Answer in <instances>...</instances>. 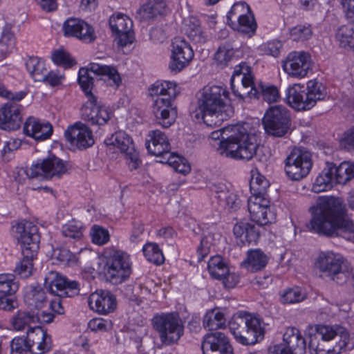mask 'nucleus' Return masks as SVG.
<instances>
[{
  "mask_svg": "<svg viewBox=\"0 0 354 354\" xmlns=\"http://www.w3.org/2000/svg\"><path fill=\"white\" fill-rule=\"evenodd\" d=\"M182 30L196 44H205L208 41L207 34L203 30L200 20L194 16H189L183 21Z\"/></svg>",
  "mask_w": 354,
  "mask_h": 354,
  "instance_id": "nucleus-30",
  "label": "nucleus"
},
{
  "mask_svg": "<svg viewBox=\"0 0 354 354\" xmlns=\"http://www.w3.org/2000/svg\"><path fill=\"white\" fill-rule=\"evenodd\" d=\"M88 304L90 308L102 315L112 313L116 308V299L107 290H97L90 295Z\"/></svg>",
  "mask_w": 354,
  "mask_h": 354,
  "instance_id": "nucleus-26",
  "label": "nucleus"
},
{
  "mask_svg": "<svg viewBox=\"0 0 354 354\" xmlns=\"http://www.w3.org/2000/svg\"><path fill=\"white\" fill-rule=\"evenodd\" d=\"M313 30L309 24H299L290 30V38L295 41H304L311 38Z\"/></svg>",
  "mask_w": 354,
  "mask_h": 354,
  "instance_id": "nucleus-57",
  "label": "nucleus"
},
{
  "mask_svg": "<svg viewBox=\"0 0 354 354\" xmlns=\"http://www.w3.org/2000/svg\"><path fill=\"white\" fill-rule=\"evenodd\" d=\"M25 339L32 354H44L51 349V337L41 327L30 328Z\"/></svg>",
  "mask_w": 354,
  "mask_h": 354,
  "instance_id": "nucleus-25",
  "label": "nucleus"
},
{
  "mask_svg": "<svg viewBox=\"0 0 354 354\" xmlns=\"http://www.w3.org/2000/svg\"><path fill=\"white\" fill-rule=\"evenodd\" d=\"M269 104L276 102L280 97L278 88L272 85H260L259 96Z\"/></svg>",
  "mask_w": 354,
  "mask_h": 354,
  "instance_id": "nucleus-62",
  "label": "nucleus"
},
{
  "mask_svg": "<svg viewBox=\"0 0 354 354\" xmlns=\"http://www.w3.org/2000/svg\"><path fill=\"white\" fill-rule=\"evenodd\" d=\"M333 341L335 344L327 347L326 354H340L354 348V337H351L346 328L342 326Z\"/></svg>",
  "mask_w": 354,
  "mask_h": 354,
  "instance_id": "nucleus-32",
  "label": "nucleus"
},
{
  "mask_svg": "<svg viewBox=\"0 0 354 354\" xmlns=\"http://www.w3.org/2000/svg\"><path fill=\"white\" fill-rule=\"evenodd\" d=\"M24 133L36 140H44L53 133V127L48 122H42L39 119L30 116L24 124Z\"/></svg>",
  "mask_w": 354,
  "mask_h": 354,
  "instance_id": "nucleus-28",
  "label": "nucleus"
},
{
  "mask_svg": "<svg viewBox=\"0 0 354 354\" xmlns=\"http://www.w3.org/2000/svg\"><path fill=\"white\" fill-rule=\"evenodd\" d=\"M230 330L239 343L254 344L263 338L265 324L258 317L246 312H239L230 321Z\"/></svg>",
  "mask_w": 354,
  "mask_h": 354,
  "instance_id": "nucleus-6",
  "label": "nucleus"
},
{
  "mask_svg": "<svg viewBox=\"0 0 354 354\" xmlns=\"http://www.w3.org/2000/svg\"><path fill=\"white\" fill-rule=\"evenodd\" d=\"M165 4L160 1H149L143 4L137 12L136 17L140 21H147L162 14Z\"/></svg>",
  "mask_w": 354,
  "mask_h": 354,
  "instance_id": "nucleus-36",
  "label": "nucleus"
},
{
  "mask_svg": "<svg viewBox=\"0 0 354 354\" xmlns=\"http://www.w3.org/2000/svg\"><path fill=\"white\" fill-rule=\"evenodd\" d=\"M204 354H233L227 337L221 332L207 334L202 342Z\"/></svg>",
  "mask_w": 354,
  "mask_h": 354,
  "instance_id": "nucleus-23",
  "label": "nucleus"
},
{
  "mask_svg": "<svg viewBox=\"0 0 354 354\" xmlns=\"http://www.w3.org/2000/svg\"><path fill=\"white\" fill-rule=\"evenodd\" d=\"M24 301L30 307L40 308L46 302L44 290L39 286H28L24 292Z\"/></svg>",
  "mask_w": 354,
  "mask_h": 354,
  "instance_id": "nucleus-38",
  "label": "nucleus"
},
{
  "mask_svg": "<svg viewBox=\"0 0 354 354\" xmlns=\"http://www.w3.org/2000/svg\"><path fill=\"white\" fill-rule=\"evenodd\" d=\"M243 86V82H241L239 86L236 88L234 83H231V88L234 95L241 100H244L246 97L259 98V90L254 86L253 79H251V83L249 85H245L244 88Z\"/></svg>",
  "mask_w": 354,
  "mask_h": 354,
  "instance_id": "nucleus-51",
  "label": "nucleus"
},
{
  "mask_svg": "<svg viewBox=\"0 0 354 354\" xmlns=\"http://www.w3.org/2000/svg\"><path fill=\"white\" fill-rule=\"evenodd\" d=\"M194 53L190 44L181 37H175L172 41L171 60L169 68L179 72L189 65Z\"/></svg>",
  "mask_w": 354,
  "mask_h": 354,
  "instance_id": "nucleus-17",
  "label": "nucleus"
},
{
  "mask_svg": "<svg viewBox=\"0 0 354 354\" xmlns=\"http://www.w3.org/2000/svg\"><path fill=\"white\" fill-rule=\"evenodd\" d=\"M84 230V228L82 222L72 220L62 226V234L69 240L78 241L82 239Z\"/></svg>",
  "mask_w": 354,
  "mask_h": 354,
  "instance_id": "nucleus-47",
  "label": "nucleus"
},
{
  "mask_svg": "<svg viewBox=\"0 0 354 354\" xmlns=\"http://www.w3.org/2000/svg\"><path fill=\"white\" fill-rule=\"evenodd\" d=\"M306 291L299 286L286 288L280 293V301L283 304L299 303L306 299Z\"/></svg>",
  "mask_w": 354,
  "mask_h": 354,
  "instance_id": "nucleus-46",
  "label": "nucleus"
},
{
  "mask_svg": "<svg viewBox=\"0 0 354 354\" xmlns=\"http://www.w3.org/2000/svg\"><path fill=\"white\" fill-rule=\"evenodd\" d=\"M25 64L27 71L35 82H41L46 77L47 68L41 58L30 57L26 59Z\"/></svg>",
  "mask_w": 354,
  "mask_h": 354,
  "instance_id": "nucleus-37",
  "label": "nucleus"
},
{
  "mask_svg": "<svg viewBox=\"0 0 354 354\" xmlns=\"http://www.w3.org/2000/svg\"><path fill=\"white\" fill-rule=\"evenodd\" d=\"M153 97L152 112L158 124L164 128L169 127L174 123L177 111L172 102L177 96V84L170 81L158 80L148 89Z\"/></svg>",
  "mask_w": 354,
  "mask_h": 354,
  "instance_id": "nucleus-4",
  "label": "nucleus"
},
{
  "mask_svg": "<svg viewBox=\"0 0 354 354\" xmlns=\"http://www.w3.org/2000/svg\"><path fill=\"white\" fill-rule=\"evenodd\" d=\"M90 69L94 74L104 76L105 77L104 80L111 86L118 88L122 82L119 73L113 66L102 65L98 63H91Z\"/></svg>",
  "mask_w": 354,
  "mask_h": 354,
  "instance_id": "nucleus-35",
  "label": "nucleus"
},
{
  "mask_svg": "<svg viewBox=\"0 0 354 354\" xmlns=\"http://www.w3.org/2000/svg\"><path fill=\"white\" fill-rule=\"evenodd\" d=\"M106 275L113 283H121L127 280L132 272V263L126 252L109 248L106 252Z\"/></svg>",
  "mask_w": 354,
  "mask_h": 354,
  "instance_id": "nucleus-10",
  "label": "nucleus"
},
{
  "mask_svg": "<svg viewBox=\"0 0 354 354\" xmlns=\"http://www.w3.org/2000/svg\"><path fill=\"white\" fill-rule=\"evenodd\" d=\"M91 236L93 243L99 245L106 243L110 239L109 231L97 225H95L92 227Z\"/></svg>",
  "mask_w": 354,
  "mask_h": 354,
  "instance_id": "nucleus-61",
  "label": "nucleus"
},
{
  "mask_svg": "<svg viewBox=\"0 0 354 354\" xmlns=\"http://www.w3.org/2000/svg\"><path fill=\"white\" fill-rule=\"evenodd\" d=\"M326 97V87L317 80H309L306 89L304 86L295 84L286 91L288 104L298 111L309 110L317 101L324 100Z\"/></svg>",
  "mask_w": 354,
  "mask_h": 354,
  "instance_id": "nucleus-7",
  "label": "nucleus"
},
{
  "mask_svg": "<svg viewBox=\"0 0 354 354\" xmlns=\"http://www.w3.org/2000/svg\"><path fill=\"white\" fill-rule=\"evenodd\" d=\"M203 324L209 330H218L225 327L226 319L221 310L215 308L206 313L203 317Z\"/></svg>",
  "mask_w": 354,
  "mask_h": 354,
  "instance_id": "nucleus-39",
  "label": "nucleus"
},
{
  "mask_svg": "<svg viewBox=\"0 0 354 354\" xmlns=\"http://www.w3.org/2000/svg\"><path fill=\"white\" fill-rule=\"evenodd\" d=\"M257 24L252 12L248 14L244 18L238 21V24L232 28L243 34L251 36L256 32Z\"/></svg>",
  "mask_w": 354,
  "mask_h": 354,
  "instance_id": "nucleus-54",
  "label": "nucleus"
},
{
  "mask_svg": "<svg viewBox=\"0 0 354 354\" xmlns=\"http://www.w3.org/2000/svg\"><path fill=\"white\" fill-rule=\"evenodd\" d=\"M89 72H91L90 66L88 68H80L78 73L79 84L87 97V100L90 95H93L91 93V89L93 85V78L90 76Z\"/></svg>",
  "mask_w": 354,
  "mask_h": 354,
  "instance_id": "nucleus-58",
  "label": "nucleus"
},
{
  "mask_svg": "<svg viewBox=\"0 0 354 354\" xmlns=\"http://www.w3.org/2000/svg\"><path fill=\"white\" fill-rule=\"evenodd\" d=\"M19 289V283L12 274H0V294L12 295Z\"/></svg>",
  "mask_w": 354,
  "mask_h": 354,
  "instance_id": "nucleus-52",
  "label": "nucleus"
},
{
  "mask_svg": "<svg viewBox=\"0 0 354 354\" xmlns=\"http://www.w3.org/2000/svg\"><path fill=\"white\" fill-rule=\"evenodd\" d=\"M252 173L250 181L251 196H266L267 189L270 186L269 181L257 171H252Z\"/></svg>",
  "mask_w": 354,
  "mask_h": 354,
  "instance_id": "nucleus-43",
  "label": "nucleus"
},
{
  "mask_svg": "<svg viewBox=\"0 0 354 354\" xmlns=\"http://www.w3.org/2000/svg\"><path fill=\"white\" fill-rule=\"evenodd\" d=\"M17 102H8L0 106V128L6 131L19 129L23 106Z\"/></svg>",
  "mask_w": 354,
  "mask_h": 354,
  "instance_id": "nucleus-22",
  "label": "nucleus"
},
{
  "mask_svg": "<svg viewBox=\"0 0 354 354\" xmlns=\"http://www.w3.org/2000/svg\"><path fill=\"white\" fill-rule=\"evenodd\" d=\"M44 287L50 294L57 297H72L80 292V286L77 281H68L64 277L54 271H50L46 275Z\"/></svg>",
  "mask_w": 354,
  "mask_h": 354,
  "instance_id": "nucleus-15",
  "label": "nucleus"
},
{
  "mask_svg": "<svg viewBox=\"0 0 354 354\" xmlns=\"http://www.w3.org/2000/svg\"><path fill=\"white\" fill-rule=\"evenodd\" d=\"M207 268L210 275L218 280L223 277L225 273H227L229 269L221 256L212 257L208 261Z\"/></svg>",
  "mask_w": 354,
  "mask_h": 354,
  "instance_id": "nucleus-50",
  "label": "nucleus"
},
{
  "mask_svg": "<svg viewBox=\"0 0 354 354\" xmlns=\"http://www.w3.org/2000/svg\"><path fill=\"white\" fill-rule=\"evenodd\" d=\"M148 137L145 145L150 154L157 157L168 155L171 147L165 133L160 130H153L149 132Z\"/></svg>",
  "mask_w": 354,
  "mask_h": 354,
  "instance_id": "nucleus-29",
  "label": "nucleus"
},
{
  "mask_svg": "<svg viewBox=\"0 0 354 354\" xmlns=\"http://www.w3.org/2000/svg\"><path fill=\"white\" fill-rule=\"evenodd\" d=\"M270 201L266 196H251L248 200V209L252 220L259 224L265 225L274 221L275 216L270 210Z\"/></svg>",
  "mask_w": 354,
  "mask_h": 354,
  "instance_id": "nucleus-18",
  "label": "nucleus"
},
{
  "mask_svg": "<svg viewBox=\"0 0 354 354\" xmlns=\"http://www.w3.org/2000/svg\"><path fill=\"white\" fill-rule=\"evenodd\" d=\"M68 171V164L55 156L33 163L27 170L30 178L39 180L59 179Z\"/></svg>",
  "mask_w": 354,
  "mask_h": 354,
  "instance_id": "nucleus-11",
  "label": "nucleus"
},
{
  "mask_svg": "<svg viewBox=\"0 0 354 354\" xmlns=\"http://www.w3.org/2000/svg\"><path fill=\"white\" fill-rule=\"evenodd\" d=\"M64 136L71 145L79 149H86L94 143L91 131L81 122H77L69 127L65 131Z\"/></svg>",
  "mask_w": 354,
  "mask_h": 354,
  "instance_id": "nucleus-24",
  "label": "nucleus"
},
{
  "mask_svg": "<svg viewBox=\"0 0 354 354\" xmlns=\"http://www.w3.org/2000/svg\"><path fill=\"white\" fill-rule=\"evenodd\" d=\"M336 183V176L333 171L332 163H327L326 167L317 176L313 191L320 193L331 189Z\"/></svg>",
  "mask_w": 354,
  "mask_h": 354,
  "instance_id": "nucleus-34",
  "label": "nucleus"
},
{
  "mask_svg": "<svg viewBox=\"0 0 354 354\" xmlns=\"http://www.w3.org/2000/svg\"><path fill=\"white\" fill-rule=\"evenodd\" d=\"M30 353V347L24 337L14 338L10 343V354H27Z\"/></svg>",
  "mask_w": 354,
  "mask_h": 354,
  "instance_id": "nucleus-63",
  "label": "nucleus"
},
{
  "mask_svg": "<svg viewBox=\"0 0 354 354\" xmlns=\"http://www.w3.org/2000/svg\"><path fill=\"white\" fill-rule=\"evenodd\" d=\"M104 142L106 145L117 147L123 153L129 151H132L134 148L131 138L124 131L115 133L110 138H106Z\"/></svg>",
  "mask_w": 354,
  "mask_h": 354,
  "instance_id": "nucleus-41",
  "label": "nucleus"
},
{
  "mask_svg": "<svg viewBox=\"0 0 354 354\" xmlns=\"http://www.w3.org/2000/svg\"><path fill=\"white\" fill-rule=\"evenodd\" d=\"M282 68L291 77L304 78L312 70L311 56L304 51H292L282 62Z\"/></svg>",
  "mask_w": 354,
  "mask_h": 354,
  "instance_id": "nucleus-14",
  "label": "nucleus"
},
{
  "mask_svg": "<svg viewBox=\"0 0 354 354\" xmlns=\"http://www.w3.org/2000/svg\"><path fill=\"white\" fill-rule=\"evenodd\" d=\"M162 158L160 162L166 163L172 167L176 171L186 174L190 171L189 164H180L176 165V160H180V156L174 153L169 152L168 155H162L160 156Z\"/></svg>",
  "mask_w": 354,
  "mask_h": 354,
  "instance_id": "nucleus-59",
  "label": "nucleus"
},
{
  "mask_svg": "<svg viewBox=\"0 0 354 354\" xmlns=\"http://www.w3.org/2000/svg\"><path fill=\"white\" fill-rule=\"evenodd\" d=\"M263 124L268 134L274 137H283L290 127V113L283 106H271L264 115Z\"/></svg>",
  "mask_w": 354,
  "mask_h": 354,
  "instance_id": "nucleus-12",
  "label": "nucleus"
},
{
  "mask_svg": "<svg viewBox=\"0 0 354 354\" xmlns=\"http://www.w3.org/2000/svg\"><path fill=\"white\" fill-rule=\"evenodd\" d=\"M261 229L262 226L253 221L243 220L234 225L233 233L243 244H255L259 240Z\"/></svg>",
  "mask_w": 354,
  "mask_h": 354,
  "instance_id": "nucleus-27",
  "label": "nucleus"
},
{
  "mask_svg": "<svg viewBox=\"0 0 354 354\" xmlns=\"http://www.w3.org/2000/svg\"><path fill=\"white\" fill-rule=\"evenodd\" d=\"M142 252L148 261L156 265L164 263L165 258L158 244L153 243H146L142 248Z\"/></svg>",
  "mask_w": 354,
  "mask_h": 354,
  "instance_id": "nucleus-53",
  "label": "nucleus"
},
{
  "mask_svg": "<svg viewBox=\"0 0 354 354\" xmlns=\"http://www.w3.org/2000/svg\"><path fill=\"white\" fill-rule=\"evenodd\" d=\"M250 6L243 1L235 3L227 15V23L231 27L238 24V21L251 12Z\"/></svg>",
  "mask_w": 354,
  "mask_h": 354,
  "instance_id": "nucleus-44",
  "label": "nucleus"
},
{
  "mask_svg": "<svg viewBox=\"0 0 354 354\" xmlns=\"http://www.w3.org/2000/svg\"><path fill=\"white\" fill-rule=\"evenodd\" d=\"M32 323L33 313L26 311H18L11 319L12 326L16 330H23Z\"/></svg>",
  "mask_w": 354,
  "mask_h": 354,
  "instance_id": "nucleus-55",
  "label": "nucleus"
},
{
  "mask_svg": "<svg viewBox=\"0 0 354 354\" xmlns=\"http://www.w3.org/2000/svg\"><path fill=\"white\" fill-rule=\"evenodd\" d=\"M64 35L75 37L83 42L91 43L96 39L93 28L80 18L71 17L63 24Z\"/></svg>",
  "mask_w": 354,
  "mask_h": 354,
  "instance_id": "nucleus-21",
  "label": "nucleus"
},
{
  "mask_svg": "<svg viewBox=\"0 0 354 354\" xmlns=\"http://www.w3.org/2000/svg\"><path fill=\"white\" fill-rule=\"evenodd\" d=\"M51 57L55 64L65 68H71L76 64L75 60L71 57L67 51L63 49L55 50L52 53Z\"/></svg>",
  "mask_w": 354,
  "mask_h": 354,
  "instance_id": "nucleus-60",
  "label": "nucleus"
},
{
  "mask_svg": "<svg viewBox=\"0 0 354 354\" xmlns=\"http://www.w3.org/2000/svg\"><path fill=\"white\" fill-rule=\"evenodd\" d=\"M314 267L321 275L339 284L344 283L352 272V268L345 258L330 250L320 252L315 260Z\"/></svg>",
  "mask_w": 354,
  "mask_h": 354,
  "instance_id": "nucleus-8",
  "label": "nucleus"
},
{
  "mask_svg": "<svg viewBox=\"0 0 354 354\" xmlns=\"http://www.w3.org/2000/svg\"><path fill=\"white\" fill-rule=\"evenodd\" d=\"M313 166L311 153L300 148H295L285 160L287 176L294 180L305 178Z\"/></svg>",
  "mask_w": 354,
  "mask_h": 354,
  "instance_id": "nucleus-13",
  "label": "nucleus"
},
{
  "mask_svg": "<svg viewBox=\"0 0 354 354\" xmlns=\"http://www.w3.org/2000/svg\"><path fill=\"white\" fill-rule=\"evenodd\" d=\"M82 118L92 125H104L110 120L111 113L105 106L97 102V97L90 95L81 109Z\"/></svg>",
  "mask_w": 354,
  "mask_h": 354,
  "instance_id": "nucleus-16",
  "label": "nucleus"
},
{
  "mask_svg": "<svg viewBox=\"0 0 354 354\" xmlns=\"http://www.w3.org/2000/svg\"><path fill=\"white\" fill-rule=\"evenodd\" d=\"M335 39L339 48L346 50H354V28L353 26H340L336 32Z\"/></svg>",
  "mask_w": 354,
  "mask_h": 354,
  "instance_id": "nucleus-42",
  "label": "nucleus"
},
{
  "mask_svg": "<svg viewBox=\"0 0 354 354\" xmlns=\"http://www.w3.org/2000/svg\"><path fill=\"white\" fill-rule=\"evenodd\" d=\"M237 49H234L230 44H225L218 48L214 55V60L221 67L226 66L236 56Z\"/></svg>",
  "mask_w": 354,
  "mask_h": 354,
  "instance_id": "nucleus-49",
  "label": "nucleus"
},
{
  "mask_svg": "<svg viewBox=\"0 0 354 354\" xmlns=\"http://www.w3.org/2000/svg\"><path fill=\"white\" fill-rule=\"evenodd\" d=\"M268 261V257L261 250L256 249L248 252V257L244 261L247 269L257 272L264 268Z\"/></svg>",
  "mask_w": 354,
  "mask_h": 354,
  "instance_id": "nucleus-40",
  "label": "nucleus"
},
{
  "mask_svg": "<svg viewBox=\"0 0 354 354\" xmlns=\"http://www.w3.org/2000/svg\"><path fill=\"white\" fill-rule=\"evenodd\" d=\"M152 324L161 342L167 346L176 344L184 334V322L176 313L155 315Z\"/></svg>",
  "mask_w": 354,
  "mask_h": 354,
  "instance_id": "nucleus-9",
  "label": "nucleus"
},
{
  "mask_svg": "<svg viewBox=\"0 0 354 354\" xmlns=\"http://www.w3.org/2000/svg\"><path fill=\"white\" fill-rule=\"evenodd\" d=\"M214 198L217 199L218 205L229 210H236L241 204L238 196L227 189L224 185H215L212 189Z\"/></svg>",
  "mask_w": 354,
  "mask_h": 354,
  "instance_id": "nucleus-31",
  "label": "nucleus"
},
{
  "mask_svg": "<svg viewBox=\"0 0 354 354\" xmlns=\"http://www.w3.org/2000/svg\"><path fill=\"white\" fill-rule=\"evenodd\" d=\"M310 219L306 224L310 232L327 237L354 239V222L344 214L342 201L335 197L320 198L309 208Z\"/></svg>",
  "mask_w": 354,
  "mask_h": 354,
  "instance_id": "nucleus-1",
  "label": "nucleus"
},
{
  "mask_svg": "<svg viewBox=\"0 0 354 354\" xmlns=\"http://www.w3.org/2000/svg\"><path fill=\"white\" fill-rule=\"evenodd\" d=\"M228 95L226 88L222 86H204L198 93L196 117L201 118L207 126H220L233 114L232 106L226 103Z\"/></svg>",
  "mask_w": 354,
  "mask_h": 354,
  "instance_id": "nucleus-3",
  "label": "nucleus"
},
{
  "mask_svg": "<svg viewBox=\"0 0 354 354\" xmlns=\"http://www.w3.org/2000/svg\"><path fill=\"white\" fill-rule=\"evenodd\" d=\"M332 167L337 183L344 185L354 178V162H343L338 167L332 163Z\"/></svg>",
  "mask_w": 354,
  "mask_h": 354,
  "instance_id": "nucleus-45",
  "label": "nucleus"
},
{
  "mask_svg": "<svg viewBox=\"0 0 354 354\" xmlns=\"http://www.w3.org/2000/svg\"><path fill=\"white\" fill-rule=\"evenodd\" d=\"M15 46V38L11 28L5 27L0 38V59L10 53Z\"/></svg>",
  "mask_w": 354,
  "mask_h": 354,
  "instance_id": "nucleus-48",
  "label": "nucleus"
},
{
  "mask_svg": "<svg viewBox=\"0 0 354 354\" xmlns=\"http://www.w3.org/2000/svg\"><path fill=\"white\" fill-rule=\"evenodd\" d=\"M211 138L214 140L221 139L217 152L223 156L249 160L256 154V136L248 133L243 125L225 127L212 132Z\"/></svg>",
  "mask_w": 354,
  "mask_h": 354,
  "instance_id": "nucleus-2",
  "label": "nucleus"
},
{
  "mask_svg": "<svg viewBox=\"0 0 354 354\" xmlns=\"http://www.w3.org/2000/svg\"><path fill=\"white\" fill-rule=\"evenodd\" d=\"M342 326L339 325H317L316 326L315 333L309 334L308 336V350L310 354H326L325 347L320 342V339L323 342H329L333 340L335 335L338 333V328Z\"/></svg>",
  "mask_w": 354,
  "mask_h": 354,
  "instance_id": "nucleus-20",
  "label": "nucleus"
},
{
  "mask_svg": "<svg viewBox=\"0 0 354 354\" xmlns=\"http://www.w3.org/2000/svg\"><path fill=\"white\" fill-rule=\"evenodd\" d=\"M88 328L93 331H106L112 328L111 320L101 317L94 318L89 321Z\"/></svg>",
  "mask_w": 354,
  "mask_h": 354,
  "instance_id": "nucleus-64",
  "label": "nucleus"
},
{
  "mask_svg": "<svg viewBox=\"0 0 354 354\" xmlns=\"http://www.w3.org/2000/svg\"><path fill=\"white\" fill-rule=\"evenodd\" d=\"M109 26L117 37L119 46H126L133 42V21L127 15L122 13L113 14L110 17Z\"/></svg>",
  "mask_w": 354,
  "mask_h": 354,
  "instance_id": "nucleus-19",
  "label": "nucleus"
},
{
  "mask_svg": "<svg viewBox=\"0 0 354 354\" xmlns=\"http://www.w3.org/2000/svg\"><path fill=\"white\" fill-rule=\"evenodd\" d=\"M236 78L239 81L243 82V88L245 86V85H249L251 83V79H253L251 68L246 63L242 62L234 68L231 83H234Z\"/></svg>",
  "mask_w": 354,
  "mask_h": 354,
  "instance_id": "nucleus-56",
  "label": "nucleus"
},
{
  "mask_svg": "<svg viewBox=\"0 0 354 354\" xmlns=\"http://www.w3.org/2000/svg\"><path fill=\"white\" fill-rule=\"evenodd\" d=\"M283 342L293 354H305L306 342L296 328H288L283 336Z\"/></svg>",
  "mask_w": 354,
  "mask_h": 354,
  "instance_id": "nucleus-33",
  "label": "nucleus"
},
{
  "mask_svg": "<svg viewBox=\"0 0 354 354\" xmlns=\"http://www.w3.org/2000/svg\"><path fill=\"white\" fill-rule=\"evenodd\" d=\"M15 232L21 246L22 259L16 265L15 272L22 279H27L34 272L33 261L39 248L40 235L38 227L31 221H24L15 226Z\"/></svg>",
  "mask_w": 354,
  "mask_h": 354,
  "instance_id": "nucleus-5",
  "label": "nucleus"
}]
</instances>
